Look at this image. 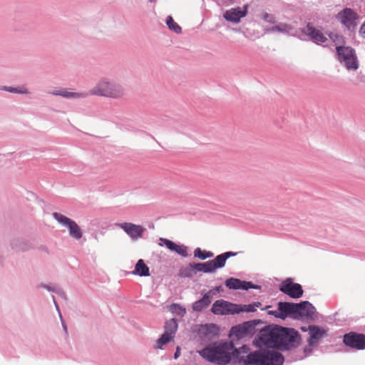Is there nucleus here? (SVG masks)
Returning a JSON list of instances; mask_svg holds the SVG:
<instances>
[{"label": "nucleus", "instance_id": "f257e3e1", "mask_svg": "<svg viewBox=\"0 0 365 365\" xmlns=\"http://www.w3.org/2000/svg\"><path fill=\"white\" fill-rule=\"evenodd\" d=\"M300 336L293 329L279 326L266 327L259 335L260 344L270 348L289 350L299 346Z\"/></svg>", "mask_w": 365, "mask_h": 365}, {"label": "nucleus", "instance_id": "f03ea898", "mask_svg": "<svg viewBox=\"0 0 365 365\" xmlns=\"http://www.w3.org/2000/svg\"><path fill=\"white\" fill-rule=\"evenodd\" d=\"M248 349L243 346L240 349H236L231 341H220L214 343L202 350L199 354L207 361L218 365L228 364L233 357H237L240 350Z\"/></svg>", "mask_w": 365, "mask_h": 365}, {"label": "nucleus", "instance_id": "7ed1b4c3", "mask_svg": "<svg viewBox=\"0 0 365 365\" xmlns=\"http://www.w3.org/2000/svg\"><path fill=\"white\" fill-rule=\"evenodd\" d=\"M240 361L244 365H282L284 357L276 351L261 349L242 356Z\"/></svg>", "mask_w": 365, "mask_h": 365}, {"label": "nucleus", "instance_id": "20e7f679", "mask_svg": "<svg viewBox=\"0 0 365 365\" xmlns=\"http://www.w3.org/2000/svg\"><path fill=\"white\" fill-rule=\"evenodd\" d=\"M88 95L119 99L125 96V89L119 83L103 79L96 83Z\"/></svg>", "mask_w": 365, "mask_h": 365}, {"label": "nucleus", "instance_id": "39448f33", "mask_svg": "<svg viewBox=\"0 0 365 365\" xmlns=\"http://www.w3.org/2000/svg\"><path fill=\"white\" fill-rule=\"evenodd\" d=\"M236 255V252H226L217 255L212 260H210L203 263H195L194 268H195L196 272L212 273L215 272L216 269L223 267L225 265L226 260L229 257H234Z\"/></svg>", "mask_w": 365, "mask_h": 365}, {"label": "nucleus", "instance_id": "423d86ee", "mask_svg": "<svg viewBox=\"0 0 365 365\" xmlns=\"http://www.w3.org/2000/svg\"><path fill=\"white\" fill-rule=\"evenodd\" d=\"M339 59L343 62L348 70H356L358 63L354 51L350 47L336 46Z\"/></svg>", "mask_w": 365, "mask_h": 365}, {"label": "nucleus", "instance_id": "0eeeda50", "mask_svg": "<svg viewBox=\"0 0 365 365\" xmlns=\"http://www.w3.org/2000/svg\"><path fill=\"white\" fill-rule=\"evenodd\" d=\"M211 311L217 315H228L238 314L237 304L219 299L214 302Z\"/></svg>", "mask_w": 365, "mask_h": 365}, {"label": "nucleus", "instance_id": "6e6552de", "mask_svg": "<svg viewBox=\"0 0 365 365\" xmlns=\"http://www.w3.org/2000/svg\"><path fill=\"white\" fill-rule=\"evenodd\" d=\"M53 216L58 222L68 228L69 234L71 237L76 239H80L82 237V231L73 220L58 212H54Z\"/></svg>", "mask_w": 365, "mask_h": 365}, {"label": "nucleus", "instance_id": "1a4fd4ad", "mask_svg": "<svg viewBox=\"0 0 365 365\" xmlns=\"http://www.w3.org/2000/svg\"><path fill=\"white\" fill-rule=\"evenodd\" d=\"M343 342L352 349L357 350L365 349V335L364 334L351 331L344 334Z\"/></svg>", "mask_w": 365, "mask_h": 365}, {"label": "nucleus", "instance_id": "9d476101", "mask_svg": "<svg viewBox=\"0 0 365 365\" xmlns=\"http://www.w3.org/2000/svg\"><path fill=\"white\" fill-rule=\"evenodd\" d=\"M279 290L294 299L301 297L304 292L302 286L298 283L293 282L290 278L282 282Z\"/></svg>", "mask_w": 365, "mask_h": 365}, {"label": "nucleus", "instance_id": "9b49d317", "mask_svg": "<svg viewBox=\"0 0 365 365\" xmlns=\"http://www.w3.org/2000/svg\"><path fill=\"white\" fill-rule=\"evenodd\" d=\"M165 333L157 341L156 348L162 349L163 346L170 341L178 329V323L176 319H172L168 321L165 326Z\"/></svg>", "mask_w": 365, "mask_h": 365}, {"label": "nucleus", "instance_id": "f8f14e48", "mask_svg": "<svg viewBox=\"0 0 365 365\" xmlns=\"http://www.w3.org/2000/svg\"><path fill=\"white\" fill-rule=\"evenodd\" d=\"M117 227L121 228L131 239L135 240L143 237L145 229L139 225L131 222L117 223Z\"/></svg>", "mask_w": 365, "mask_h": 365}, {"label": "nucleus", "instance_id": "ddd939ff", "mask_svg": "<svg viewBox=\"0 0 365 365\" xmlns=\"http://www.w3.org/2000/svg\"><path fill=\"white\" fill-rule=\"evenodd\" d=\"M158 245L160 247L165 246L170 251L175 252L182 257H185L188 255L187 247L184 245H178L168 239L160 237Z\"/></svg>", "mask_w": 365, "mask_h": 365}, {"label": "nucleus", "instance_id": "4468645a", "mask_svg": "<svg viewBox=\"0 0 365 365\" xmlns=\"http://www.w3.org/2000/svg\"><path fill=\"white\" fill-rule=\"evenodd\" d=\"M296 305L299 307L296 312L295 318L307 317L312 319L315 317L316 309L310 302L304 301L296 304Z\"/></svg>", "mask_w": 365, "mask_h": 365}, {"label": "nucleus", "instance_id": "2eb2a0df", "mask_svg": "<svg viewBox=\"0 0 365 365\" xmlns=\"http://www.w3.org/2000/svg\"><path fill=\"white\" fill-rule=\"evenodd\" d=\"M357 17L356 13L349 8L344 9L337 14V19L342 24L348 28L354 24V21L356 20Z\"/></svg>", "mask_w": 365, "mask_h": 365}, {"label": "nucleus", "instance_id": "dca6fc26", "mask_svg": "<svg viewBox=\"0 0 365 365\" xmlns=\"http://www.w3.org/2000/svg\"><path fill=\"white\" fill-rule=\"evenodd\" d=\"M303 32L317 44L324 43L327 41V38L321 31L312 26L309 24L304 29Z\"/></svg>", "mask_w": 365, "mask_h": 365}, {"label": "nucleus", "instance_id": "f3484780", "mask_svg": "<svg viewBox=\"0 0 365 365\" xmlns=\"http://www.w3.org/2000/svg\"><path fill=\"white\" fill-rule=\"evenodd\" d=\"M308 329L309 333L308 344L311 347L316 346L318 341L326 336V331L317 326H309Z\"/></svg>", "mask_w": 365, "mask_h": 365}, {"label": "nucleus", "instance_id": "a211bd4d", "mask_svg": "<svg viewBox=\"0 0 365 365\" xmlns=\"http://www.w3.org/2000/svg\"><path fill=\"white\" fill-rule=\"evenodd\" d=\"M299 306L295 303L291 302H279L278 308L280 313V319H284L287 316H292L295 318V314Z\"/></svg>", "mask_w": 365, "mask_h": 365}, {"label": "nucleus", "instance_id": "6ab92c4d", "mask_svg": "<svg viewBox=\"0 0 365 365\" xmlns=\"http://www.w3.org/2000/svg\"><path fill=\"white\" fill-rule=\"evenodd\" d=\"M214 295L212 290L208 291L205 293L202 299L196 301L193 305L192 309L196 312H201L205 308H207L211 303V299Z\"/></svg>", "mask_w": 365, "mask_h": 365}, {"label": "nucleus", "instance_id": "aec40b11", "mask_svg": "<svg viewBox=\"0 0 365 365\" xmlns=\"http://www.w3.org/2000/svg\"><path fill=\"white\" fill-rule=\"evenodd\" d=\"M246 13V8L243 11L240 8H235L227 10L225 13L224 17L228 21L237 23L241 18L245 16Z\"/></svg>", "mask_w": 365, "mask_h": 365}, {"label": "nucleus", "instance_id": "412c9836", "mask_svg": "<svg viewBox=\"0 0 365 365\" xmlns=\"http://www.w3.org/2000/svg\"><path fill=\"white\" fill-rule=\"evenodd\" d=\"M50 93L55 96H61L66 98H85L88 96V93H86L73 92L66 88L56 90L51 92Z\"/></svg>", "mask_w": 365, "mask_h": 365}, {"label": "nucleus", "instance_id": "4be33fe9", "mask_svg": "<svg viewBox=\"0 0 365 365\" xmlns=\"http://www.w3.org/2000/svg\"><path fill=\"white\" fill-rule=\"evenodd\" d=\"M200 333L207 338H212L219 334V328L216 324H210L201 325Z\"/></svg>", "mask_w": 365, "mask_h": 365}, {"label": "nucleus", "instance_id": "5701e85b", "mask_svg": "<svg viewBox=\"0 0 365 365\" xmlns=\"http://www.w3.org/2000/svg\"><path fill=\"white\" fill-rule=\"evenodd\" d=\"M133 274L140 277L150 276L149 267L145 264L143 259H140L137 262Z\"/></svg>", "mask_w": 365, "mask_h": 365}, {"label": "nucleus", "instance_id": "b1692460", "mask_svg": "<svg viewBox=\"0 0 365 365\" xmlns=\"http://www.w3.org/2000/svg\"><path fill=\"white\" fill-rule=\"evenodd\" d=\"M248 331V326L247 324H240L235 327H233L231 329L230 333L232 336H235L237 339H240L244 337Z\"/></svg>", "mask_w": 365, "mask_h": 365}, {"label": "nucleus", "instance_id": "393cba45", "mask_svg": "<svg viewBox=\"0 0 365 365\" xmlns=\"http://www.w3.org/2000/svg\"><path fill=\"white\" fill-rule=\"evenodd\" d=\"M195 263H190L187 266L182 267L179 270V276L183 278L192 277L196 274L195 268H194Z\"/></svg>", "mask_w": 365, "mask_h": 365}, {"label": "nucleus", "instance_id": "a878e982", "mask_svg": "<svg viewBox=\"0 0 365 365\" xmlns=\"http://www.w3.org/2000/svg\"><path fill=\"white\" fill-rule=\"evenodd\" d=\"M225 285L229 289H242V281L236 278H230L226 280Z\"/></svg>", "mask_w": 365, "mask_h": 365}, {"label": "nucleus", "instance_id": "bb28decb", "mask_svg": "<svg viewBox=\"0 0 365 365\" xmlns=\"http://www.w3.org/2000/svg\"><path fill=\"white\" fill-rule=\"evenodd\" d=\"M214 254L211 252H207L202 250L200 247H197L194 251V257L204 260L207 258L213 257Z\"/></svg>", "mask_w": 365, "mask_h": 365}, {"label": "nucleus", "instance_id": "cd10ccee", "mask_svg": "<svg viewBox=\"0 0 365 365\" xmlns=\"http://www.w3.org/2000/svg\"><path fill=\"white\" fill-rule=\"evenodd\" d=\"M166 24L170 30H173L176 34L181 32V27L173 20V19L169 16L167 18Z\"/></svg>", "mask_w": 365, "mask_h": 365}, {"label": "nucleus", "instance_id": "c85d7f7f", "mask_svg": "<svg viewBox=\"0 0 365 365\" xmlns=\"http://www.w3.org/2000/svg\"><path fill=\"white\" fill-rule=\"evenodd\" d=\"M170 311L178 316L183 317L186 313L185 308L182 307L178 304H173L170 306Z\"/></svg>", "mask_w": 365, "mask_h": 365}, {"label": "nucleus", "instance_id": "c756f323", "mask_svg": "<svg viewBox=\"0 0 365 365\" xmlns=\"http://www.w3.org/2000/svg\"><path fill=\"white\" fill-rule=\"evenodd\" d=\"M238 313L246 312H252L256 311V308L255 307L254 304H245V305H238L237 304Z\"/></svg>", "mask_w": 365, "mask_h": 365}, {"label": "nucleus", "instance_id": "7c9ffc66", "mask_svg": "<svg viewBox=\"0 0 365 365\" xmlns=\"http://www.w3.org/2000/svg\"><path fill=\"white\" fill-rule=\"evenodd\" d=\"M290 30V27L287 24H280L272 26L269 31H279V32H288Z\"/></svg>", "mask_w": 365, "mask_h": 365}, {"label": "nucleus", "instance_id": "2f4dec72", "mask_svg": "<svg viewBox=\"0 0 365 365\" xmlns=\"http://www.w3.org/2000/svg\"><path fill=\"white\" fill-rule=\"evenodd\" d=\"M242 289L247 290L250 288L257 289L258 287L252 284L250 282L242 281Z\"/></svg>", "mask_w": 365, "mask_h": 365}, {"label": "nucleus", "instance_id": "473e14b6", "mask_svg": "<svg viewBox=\"0 0 365 365\" xmlns=\"http://www.w3.org/2000/svg\"><path fill=\"white\" fill-rule=\"evenodd\" d=\"M263 19L267 22L269 23H274V17L272 15H270L267 13H264L263 14Z\"/></svg>", "mask_w": 365, "mask_h": 365}, {"label": "nucleus", "instance_id": "72a5a7b5", "mask_svg": "<svg viewBox=\"0 0 365 365\" xmlns=\"http://www.w3.org/2000/svg\"><path fill=\"white\" fill-rule=\"evenodd\" d=\"M4 89L9 92H11V93H26V91L18 90L16 88H11V87H8V88L5 87Z\"/></svg>", "mask_w": 365, "mask_h": 365}, {"label": "nucleus", "instance_id": "f704fd0d", "mask_svg": "<svg viewBox=\"0 0 365 365\" xmlns=\"http://www.w3.org/2000/svg\"><path fill=\"white\" fill-rule=\"evenodd\" d=\"M268 314L270 315H274V317H276L277 318H280V316H281L279 309L277 310H274V311H268Z\"/></svg>", "mask_w": 365, "mask_h": 365}, {"label": "nucleus", "instance_id": "c9c22d12", "mask_svg": "<svg viewBox=\"0 0 365 365\" xmlns=\"http://www.w3.org/2000/svg\"><path fill=\"white\" fill-rule=\"evenodd\" d=\"M329 38L333 39L334 41L337 39L339 41V40L341 39V36H339L336 34H333V33L329 34Z\"/></svg>", "mask_w": 365, "mask_h": 365}, {"label": "nucleus", "instance_id": "e433bc0d", "mask_svg": "<svg viewBox=\"0 0 365 365\" xmlns=\"http://www.w3.org/2000/svg\"><path fill=\"white\" fill-rule=\"evenodd\" d=\"M361 34L365 37V21L362 24L360 28Z\"/></svg>", "mask_w": 365, "mask_h": 365}, {"label": "nucleus", "instance_id": "4c0bfd02", "mask_svg": "<svg viewBox=\"0 0 365 365\" xmlns=\"http://www.w3.org/2000/svg\"><path fill=\"white\" fill-rule=\"evenodd\" d=\"M179 355H180V348L178 347L177 350H176V351H175V353L174 354V358L177 359L179 356Z\"/></svg>", "mask_w": 365, "mask_h": 365}, {"label": "nucleus", "instance_id": "58836bf2", "mask_svg": "<svg viewBox=\"0 0 365 365\" xmlns=\"http://www.w3.org/2000/svg\"><path fill=\"white\" fill-rule=\"evenodd\" d=\"M254 305H255V308L259 307L261 306V303L260 302H255V303H254Z\"/></svg>", "mask_w": 365, "mask_h": 365}, {"label": "nucleus", "instance_id": "ea45409f", "mask_svg": "<svg viewBox=\"0 0 365 365\" xmlns=\"http://www.w3.org/2000/svg\"><path fill=\"white\" fill-rule=\"evenodd\" d=\"M213 292H214V294H215V292H219L220 291V287H215V289L214 290H212Z\"/></svg>", "mask_w": 365, "mask_h": 365}, {"label": "nucleus", "instance_id": "a19ab883", "mask_svg": "<svg viewBox=\"0 0 365 365\" xmlns=\"http://www.w3.org/2000/svg\"><path fill=\"white\" fill-rule=\"evenodd\" d=\"M302 329L304 331H307V329H306L305 328H304V327H302Z\"/></svg>", "mask_w": 365, "mask_h": 365}, {"label": "nucleus", "instance_id": "79ce46f5", "mask_svg": "<svg viewBox=\"0 0 365 365\" xmlns=\"http://www.w3.org/2000/svg\"><path fill=\"white\" fill-rule=\"evenodd\" d=\"M150 1H155V0H150Z\"/></svg>", "mask_w": 365, "mask_h": 365}]
</instances>
